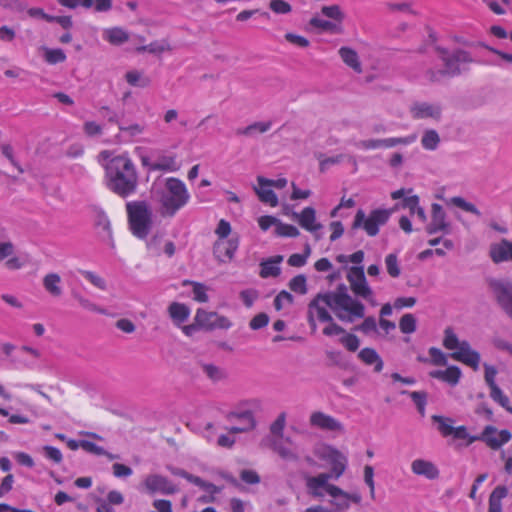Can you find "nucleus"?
<instances>
[{
	"mask_svg": "<svg viewBox=\"0 0 512 512\" xmlns=\"http://www.w3.org/2000/svg\"><path fill=\"white\" fill-rule=\"evenodd\" d=\"M106 186L120 196L128 198L138 187V174L132 160L126 155H119L110 159L105 165Z\"/></svg>",
	"mask_w": 512,
	"mask_h": 512,
	"instance_id": "nucleus-1",
	"label": "nucleus"
},
{
	"mask_svg": "<svg viewBox=\"0 0 512 512\" xmlns=\"http://www.w3.org/2000/svg\"><path fill=\"white\" fill-rule=\"evenodd\" d=\"M165 188L166 190L162 192L160 197L162 214L173 217L179 209L188 203L190 195L184 182L178 178H168L165 182Z\"/></svg>",
	"mask_w": 512,
	"mask_h": 512,
	"instance_id": "nucleus-2",
	"label": "nucleus"
},
{
	"mask_svg": "<svg viewBox=\"0 0 512 512\" xmlns=\"http://www.w3.org/2000/svg\"><path fill=\"white\" fill-rule=\"evenodd\" d=\"M129 228L133 235L145 239L152 228V211L146 201L126 203Z\"/></svg>",
	"mask_w": 512,
	"mask_h": 512,
	"instance_id": "nucleus-3",
	"label": "nucleus"
},
{
	"mask_svg": "<svg viewBox=\"0 0 512 512\" xmlns=\"http://www.w3.org/2000/svg\"><path fill=\"white\" fill-rule=\"evenodd\" d=\"M392 211L393 210L374 209L370 212L369 216H366L364 210L359 209L354 216L350 231L362 228L367 235L374 237L379 233L380 226L388 222Z\"/></svg>",
	"mask_w": 512,
	"mask_h": 512,
	"instance_id": "nucleus-4",
	"label": "nucleus"
},
{
	"mask_svg": "<svg viewBox=\"0 0 512 512\" xmlns=\"http://www.w3.org/2000/svg\"><path fill=\"white\" fill-rule=\"evenodd\" d=\"M496 302L512 320V283L491 278L488 280Z\"/></svg>",
	"mask_w": 512,
	"mask_h": 512,
	"instance_id": "nucleus-5",
	"label": "nucleus"
},
{
	"mask_svg": "<svg viewBox=\"0 0 512 512\" xmlns=\"http://www.w3.org/2000/svg\"><path fill=\"white\" fill-rule=\"evenodd\" d=\"M330 478H332V474H319L315 477H308L307 487L310 489L311 495L314 497H322L323 494L318 489L324 488L326 492L335 499L338 497L344 498L345 496H349L348 492H345L336 485L329 484L328 480Z\"/></svg>",
	"mask_w": 512,
	"mask_h": 512,
	"instance_id": "nucleus-6",
	"label": "nucleus"
},
{
	"mask_svg": "<svg viewBox=\"0 0 512 512\" xmlns=\"http://www.w3.org/2000/svg\"><path fill=\"white\" fill-rule=\"evenodd\" d=\"M195 321L199 322L201 329L205 331L228 329L232 325L227 317L221 316L217 312H207L202 308L197 310Z\"/></svg>",
	"mask_w": 512,
	"mask_h": 512,
	"instance_id": "nucleus-7",
	"label": "nucleus"
},
{
	"mask_svg": "<svg viewBox=\"0 0 512 512\" xmlns=\"http://www.w3.org/2000/svg\"><path fill=\"white\" fill-rule=\"evenodd\" d=\"M318 299H321L334 313L345 307L347 302L352 301V296L348 293V288L344 283L339 284L335 291L318 293Z\"/></svg>",
	"mask_w": 512,
	"mask_h": 512,
	"instance_id": "nucleus-8",
	"label": "nucleus"
},
{
	"mask_svg": "<svg viewBox=\"0 0 512 512\" xmlns=\"http://www.w3.org/2000/svg\"><path fill=\"white\" fill-rule=\"evenodd\" d=\"M497 429L494 426H486L480 435H474L470 437V442L482 441L486 443L488 447L493 450H498L503 444L509 442L512 438V434L509 430L503 429L499 432V439L491 436L496 433Z\"/></svg>",
	"mask_w": 512,
	"mask_h": 512,
	"instance_id": "nucleus-9",
	"label": "nucleus"
},
{
	"mask_svg": "<svg viewBox=\"0 0 512 512\" xmlns=\"http://www.w3.org/2000/svg\"><path fill=\"white\" fill-rule=\"evenodd\" d=\"M425 230L429 235L438 232L450 233L451 225L446 221V212L440 204L433 203L431 205V222L426 226Z\"/></svg>",
	"mask_w": 512,
	"mask_h": 512,
	"instance_id": "nucleus-10",
	"label": "nucleus"
},
{
	"mask_svg": "<svg viewBox=\"0 0 512 512\" xmlns=\"http://www.w3.org/2000/svg\"><path fill=\"white\" fill-rule=\"evenodd\" d=\"M144 485L150 494L159 492L170 495L177 492V487L167 477L160 474L148 475L144 480Z\"/></svg>",
	"mask_w": 512,
	"mask_h": 512,
	"instance_id": "nucleus-11",
	"label": "nucleus"
},
{
	"mask_svg": "<svg viewBox=\"0 0 512 512\" xmlns=\"http://www.w3.org/2000/svg\"><path fill=\"white\" fill-rule=\"evenodd\" d=\"M238 245V237H232L228 240H216L213 245V255L221 263L231 261L238 249Z\"/></svg>",
	"mask_w": 512,
	"mask_h": 512,
	"instance_id": "nucleus-12",
	"label": "nucleus"
},
{
	"mask_svg": "<svg viewBox=\"0 0 512 512\" xmlns=\"http://www.w3.org/2000/svg\"><path fill=\"white\" fill-rule=\"evenodd\" d=\"M450 356L454 360L470 366L475 371L479 368L480 354L471 349L469 342L466 340L461 341L460 350L454 351Z\"/></svg>",
	"mask_w": 512,
	"mask_h": 512,
	"instance_id": "nucleus-13",
	"label": "nucleus"
},
{
	"mask_svg": "<svg viewBox=\"0 0 512 512\" xmlns=\"http://www.w3.org/2000/svg\"><path fill=\"white\" fill-rule=\"evenodd\" d=\"M310 424L325 431L344 432V426L341 422L321 411H316L311 414Z\"/></svg>",
	"mask_w": 512,
	"mask_h": 512,
	"instance_id": "nucleus-14",
	"label": "nucleus"
},
{
	"mask_svg": "<svg viewBox=\"0 0 512 512\" xmlns=\"http://www.w3.org/2000/svg\"><path fill=\"white\" fill-rule=\"evenodd\" d=\"M344 306L345 307L340 308V310L335 313L340 321L352 323L354 318L365 317V306L361 301L352 297V301L347 302Z\"/></svg>",
	"mask_w": 512,
	"mask_h": 512,
	"instance_id": "nucleus-15",
	"label": "nucleus"
},
{
	"mask_svg": "<svg viewBox=\"0 0 512 512\" xmlns=\"http://www.w3.org/2000/svg\"><path fill=\"white\" fill-rule=\"evenodd\" d=\"M411 113L415 119L433 118L439 120L441 118L442 108L440 105L416 102L411 107Z\"/></svg>",
	"mask_w": 512,
	"mask_h": 512,
	"instance_id": "nucleus-16",
	"label": "nucleus"
},
{
	"mask_svg": "<svg viewBox=\"0 0 512 512\" xmlns=\"http://www.w3.org/2000/svg\"><path fill=\"white\" fill-rule=\"evenodd\" d=\"M489 255L494 263L512 261V242L502 239L499 243L492 244Z\"/></svg>",
	"mask_w": 512,
	"mask_h": 512,
	"instance_id": "nucleus-17",
	"label": "nucleus"
},
{
	"mask_svg": "<svg viewBox=\"0 0 512 512\" xmlns=\"http://www.w3.org/2000/svg\"><path fill=\"white\" fill-rule=\"evenodd\" d=\"M411 470L414 474L424 476L429 480H435L440 475L437 466L433 462L424 459L414 460L411 463Z\"/></svg>",
	"mask_w": 512,
	"mask_h": 512,
	"instance_id": "nucleus-18",
	"label": "nucleus"
},
{
	"mask_svg": "<svg viewBox=\"0 0 512 512\" xmlns=\"http://www.w3.org/2000/svg\"><path fill=\"white\" fill-rule=\"evenodd\" d=\"M292 216L297 219L300 226L307 231L314 232L322 228V224L315 223L316 210L313 207H305L300 214L293 212Z\"/></svg>",
	"mask_w": 512,
	"mask_h": 512,
	"instance_id": "nucleus-19",
	"label": "nucleus"
},
{
	"mask_svg": "<svg viewBox=\"0 0 512 512\" xmlns=\"http://www.w3.org/2000/svg\"><path fill=\"white\" fill-rule=\"evenodd\" d=\"M232 418H237L239 420H246L247 424L242 426H232L229 428V432L233 434L244 433L250 430H253L256 427V420L254 418L253 412L250 410H246L243 412H229L227 414V419L230 420Z\"/></svg>",
	"mask_w": 512,
	"mask_h": 512,
	"instance_id": "nucleus-20",
	"label": "nucleus"
},
{
	"mask_svg": "<svg viewBox=\"0 0 512 512\" xmlns=\"http://www.w3.org/2000/svg\"><path fill=\"white\" fill-rule=\"evenodd\" d=\"M411 142L409 137L369 139L360 141L359 145L364 149H376L380 147L390 148L398 144L407 145Z\"/></svg>",
	"mask_w": 512,
	"mask_h": 512,
	"instance_id": "nucleus-21",
	"label": "nucleus"
},
{
	"mask_svg": "<svg viewBox=\"0 0 512 512\" xmlns=\"http://www.w3.org/2000/svg\"><path fill=\"white\" fill-rule=\"evenodd\" d=\"M429 376L444 382L451 386H456L462 376L461 369L456 365L449 366L446 370H433Z\"/></svg>",
	"mask_w": 512,
	"mask_h": 512,
	"instance_id": "nucleus-22",
	"label": "nucleus"
},
{
	"mask_svg": "<svg viewBox=\"0 0 512 512\" xmlns=\"http://www.w3.org/2000/svg\"><path fill=\"white\" fill-rule=\"evenodd\" d=\"M283 261L282 255H276L273 257H270L267 260H264L260 263V273L259 275L262 278H268V277H278L281 273V269L277 264H280Z\"/></svg>",
	"mask_w": 512,
	"mask_h": 512,
	"instance_id": "nucleus-23",
	"label": "nucleus"
},
{
	"mask_svg": "<svg viewBox=\"0 0 512 512\" xmlns=\"http://www.w3.org/2000/svg\"><path fill=\"white\" fill-rule=\"evenodd\" d=\"M358 358L366 365H374V372L376 373L381 372L383 369V360L374 348H363L358 353Z\"/></svg>",
	"mask_w": 512,
	"mask_h": 512,
	"instance_id": "nucleus-24",
	"label": "nucleus"
},
{
	"mask_svg": "<svg viewBox=\"0 0 512 512\" xmlns=\"http://www.w3.org/2000/svg\"><path fill=\"white\" fill-rule=\"evenodd\" d=\"M168 313L174 324L180 326L189 318L190 309L183 303L172 302L168 307Z\"/></svg>",
	"mask_w": 512,
	"mask_h": 512,
	"instance_id": "nucleus-25",
	"label": "nucleus"
},
{
	"mask_svg": "<svg viewBox=\"0 0 512 512\" xmlns=\"http://www.w3.org/2000/svg\"><path fill=\"white\" fill-rule=\"evenodd\" d=\"M339 55L343 62L352 68L355 72L361 73L362 72V66L361 62L359 60V56L357 52L350 48V47H341L339 49Z\"/></svg>",
	"mask_w": 512,
	"mask_h": 512,
	"instance_id": "nucleus-26",
	"label": "nucleus"
},
{
	"mask_svg": "<svg viewBox=\"0 0 512 512\" xmlns=\"http://www.w3.org/2000/svg\"><path fill=\"white\" fill-rule=\"evenodd\" d=\"M61 277L57 273H48L43 278V287L52 297H60L62 288L60 286Z\"/></svg>",
	"mask_w": 512,
	"mask_h": 512,
	"instance_id": "nucleus-27",
	"label": "nucleus"
},
{
	"mask_svg": "<svg viewBox=\"0 0 512 512\" xmlns=\"http://www.w3.org/2000/svg\"><path fill=\"white\" fill-rule=\"evenodd\" d=\"M508 495L506 486L499 485L494 488L489 496V512H502L501 500Z\"/></svg>",
	"mask_w": 512,
	"mask_h": 512,
	"instance_id": "nucleus-28",
	"label": "nucleus"
},
{
	"mask_svg": "<svg viewBox=\"0 0 512 512\" xmlns=\"http://www.w3.org/2000/svg\"><path fill=\"white\" fill-rule=\"evenodd\" d=\"M272 122H254L244 128H238L236 135L253 137L256 133H265L271 128Z\"/></svg>",
	"mask_w": 512,
	"mask_h": 512,
	"instance_id": "nucleus-29",
	"label": "nucleus"
},
{
	"mask_svg": "<svg viewBox=\"0 0 512 512\" xmlns=\"http://www.w3.org/2000/svg\"><path fill=\"white\" fill-rule=\"evenodd\" d=\"M105 39L112 45H121L129 40V34L121 27H113L104 31Z\"/></svg>",
	"mask_w": 512,
	"mask_h": 512,
	"instance_id": "nucleus-30",
	"label": "nucleus"
},
{
	"mask_svg": "<svg viewBox=\"0 0 512 512\" xmlns=\"http://www.w3.org/2000/svg\"><path fill=\"white\" fill-rule=\"evenodd\" d=\"M314 454L320 460L330 463L335 461L336 457L341 458V455L343 453L332 445L324 444L320 447L315 448Z\"/></svg>",
	"mask_w": 512,
	"mask_h": 512,
	"instance_id": "nucleus-31",
	"label": "nucleus"
},
{
	"mask_svg": "<svg viewBox=\"0 0 512 512\" xmlns=\"http://www.w3.org/2000/svg\"><path fill=\"white\" fill-rule=\"evenodd\" d=\"M314 454L320 460L330 463L335 461L336 457L341 458V455L343 453L332 445L324 444L320 447L315 448Z\"/></svg>",
	"mask_w": 512,
	"mask_h": 512,
	"instance_id": "nucleus-32",
	"label": "nucleus"
},
{
	"mask_svg": "<svg viewBox=\"0 0 512 512\" xmlns=\"http://www.w3.org/2000/svg\"><path fill=\"white\" fill-rule=\"evenodd\" d=\"M125 79L127 83L133 87L146 88L151 84V79L138 70L128 71L125 74Z\"/></svg>",
	"mask_w": 512,
	"mask_h": 512,
	"instance_id": "nucleus-33",
	"label": "nucleus"
},
{
	"mask_svg": "<svg viewBox=\"0 0 512 512\" xmlns=\"http://www.w3.org/2000/svg\"><path fill=\"white\" fill-rule=\"evenodd\" d=\"M328 359L327 366H336L340 369L347 370L350 367V363L345 359V356L341 351L328 350L325 352Z\"/></svg>",
	"mask_w": 512,
	"mask_h": 512,
	"instance_id": "nucleus-34",
	"label": "nucleus"
},
{
	"mask_svg": "<svg viewBox=\"0 0 512 512\" xmlns=\"http://www.w3.org/2000/svg\"><path fill=\"white\" fill-rule=\"evenodd\" d=\"M179 166L176 163V156H166L163 155L159 157V162L153 163L151 165V170L153 171H177Z\"/></svg>",
	"mask_w": 512,
	"mask_h": 512,
	"instance_id": "nucleus-35",
	"label": "nucleus"
},
{
	"mask_svg": "<svg viewBox=\"0 0 512 512\" xmlns=\"http://www.w3.org/2000/svg\"><path fill=\"white\" fill-rule=\"evenodd\" d=\"M171 46L167 40L154 41L148 45H142L136 48L137 53L149 52L151 54H161L165 51H170Z\"/></svg>",
	"mask_w": 512,
	"mask_h": 512,
	"instance_id": "nucleus-36",
	"label": "nucleus"
},
{
	"mask_svg": "<svg viewBox=\"0 0 512 512\" xmlns=\"http://www.w3.org/2000/svg\"><path fill=\"white\" fill-rule=\"evenodd\" d=\"M309 25L314 28H319L322 31H329V32L336 33V34H340L343 31L340 24H336V23L328 21V20L320 19L317 16L312 17L310 19Z\"/></svg>",
	"mask_w": 512,
	"mask_h": 512,
	"instance_id": "nucleus-37",
	"label": "nucleus"
},
{
	"mask_svg": "<svg viewBox=\"0 0 512 512\" xmlns=\"http://www.w3.org/2000/svg\"><path fill=\"white\" fill-rule=\"evenodd\" d=\"M271 448L274 452H276L282 459L284 460H298V455L293 452L291 449L285 447L283 445L282 440L274 439L271 442Z\"/></svg>",
	"mask_w": 512,
	"mask_h": 512,
	"instance_id": "nucleus-38",
	"label": "nucleus"
},
{
	"mask_svg": "<svg viewBox=\"0 0 512 512\" xmlns=\"http://www.w3.org/2000/svg\"><path fill=\"white\" fill-rule=\"evenodd\" d=\"M401 394L409 395L410 398L412 399V401L414 402V404L416 405L418 412L421 415H424V413H425V406L427 404V397H428L427 392H425V391L409 392L407 390H403L401 392Z\"/></svg>",
	"mask_w": 512,
	"mask_h": 512,
	"instance_id": "nucleus-39",
	"label": "nucleus"
},
{
	"mask_svg": "<svg viewBox=\"0 0 512 512\" xmlns=\"http://www.w3.org/2000/svg\"><path fill=\"white\" fill-rule=\"evenodd\" d=\"M93 212L95 217V226L98 228L101 227L107 232L108 238H111V224L104 210L100 207L94 206Z\"/></svg>",
	"mask_w": 512,
	"mask_h": 512,
	"instance_id": "nucleus-40",
	"label": "nucleus"
},
{
	"mask_svg": "<svg viewBox=\"0 0 512 512\" xmlns=\"http://www.w3.org/2000/svg\"><path fill=\"white\" fill-rule=\"evenodd\" d=\"M441 60L444 64V69H442L447 75V77H455L459 76L462 73L461 68L458 65V62L453 59V53H451L449 56H441Z\"/></svg>",
	"mask_w": 512,
	"mask_h": 512,
	"instance_id": "nucleus-41",
	"label": "nucleus"
},
{
	"mask_svg": "<svg viewBox=\"0 0 512 512\" xmlns=\"http://www.w3.org/2000/svg\"><path fill=\"white\" fill-rule=\"evenodd\" d=\"M44 51V60L49 64H58L66 60V54L60 48L51 49L48 47L42 48Z\"/></svg>",
	"mask_w": 512,
	"mask_h": 512,
	"instance_id": "nucleus-42",
	"label": "nucleus"
},
{
	"mask_svg": "<svg viewBox=\"0 0 512 512\" xmlns=\"http://www.w3.org/2000/svg\"><path fill=\"white\" fill-rule=\"evenodd\" d=\"M255 193L258 195L259 199L263 203H267L272 207H276L278 205V197L272 189H265L264 187H254Z\"/></svg>",
	"mask_w": 512,
	"mask_h": 512,
	"instance_id": "nucleus-43",
	"label": "nucleus"
},
{
	"mask_svg": "<svg viewBox=\"0 0 512 512\" xmlns=\"http://www.w3.org/2000/svg\"><path fill=\"white\" fill-rule=\"evenodd\" d=\"M440 143V137L436 130L430 129L424 132L421 144L427 150H435Z\"/></svg>",
	"mask_w": 512,
	"mask_h": 512,
	"instance_id": "nucleus-44",
	"label": "nucleus"
},
{
	"mask_svg": "<svg viewBox=\"0 0 512 512\" xmlns=\"http://www.w3.org/2000/svg\"><path fill=\"white\" fill-rule=\"evenodd\" d=\"M350 288L353 291V293L358 297H361L368 301L372 300L373 298V291L367 284V280L364 281L363 283H356L352 281V284H350Z\"/></svg>",
	"mask_w": 512,
	"mask_h": 512,
	"instance_id": "nucleus-45",
	"label": "nucleus"
},
{
	"mask_svg": "<svg viewBox=\"0 0 512 512\" xmlns=\"http://www.w3.org/2000/svg\"><path fill=\"white\" fill-rule=\"evenodd\" d=\"M432 420L433 422L438 423V430L443 436L446 437L452 435L454 427L451 423H453V419L440 415H433Z\"/></svg>",
	"mask_w": 512,
	"mask_h": 512,
	"instance_id": "nucleus-46",
	"label": "nucleus"
},
{
	"mask_svg": "<svg viewBox=\"0 0 512 512\" xmlns=\"http://www.w3.org/2000/svg\"><path fill=\"white\" fill-rule=\"evenodd\" d=\"M399 328L404 334H411L416 331L417 320L413 314H405L399 321Z\"/></svg>",
	"mask_w": 512,
	"mask_h": 512,
	"instance_id": "nucleus-47",
	"label": "nucleus"
},
{
	"mask_svg": "<svg viewBox=\"0 0 512 512\" xmlns=\"http://www.w3.org/2000/svg\"><path fill=\"white\" fill-rule=\"evenodd\" d=\"M330 464L331 472L329 474H332V478L338 479L344 474L347 468L348 459L344 454H342L341 458L336 457L335 461L330 462Z\"/></svg>",
	"mask_w": 512,
	"mask_h": 512,
	"instance_id": "nucleus-48",
	"label": "nucleus"
},
{
	"mask_svg": "<svg viewBox=\"0 0 512 512\" xmlns=\"http://www.w3.org/2000/svg\"><path fill=\"white\" fill-rule=\"evenodd\" d=\"M288 285H289V288L293 292L301 294V295L306 294L307 291H308V289H307V279H306V276L304 274H299V275L293 277L289 281Z\"/></svg>",
	"mask_w": 512,
	"mask_h": 512,
	"instance_id": "nucleus-49",
	"label": "nucleus"
},
{
	"mask_svg": "<svg viewBox=\"0 0 512 512\" xmlns=\"http://www.w3.org/2000/svg\"><path fill=\"white\" fill-rule=\"evenodd\" d=\"M450 201L456 207H458L466 212L472 213L477 217L482 216L479 209L473 203L467 202L463 197L455 196V197H452Z\"/></svg>",
	"mask_w": 512,
	"mask_h": 512,
	"instance_id": "nucleus-50",
	"label": "nucleus"
},
{
	"mask_svg": "<svg viewBox=\"0 0 512 512\" xmlns=\"http://www.w3.org/2000/svg\"><path fill=\"white\" fill-rule=\"evenodd\" d=\"M322 301L321 299H318V294L315 296L313 300L310 301L308 305V309L312 311V309H316L318 314V319L321 322H332L333 317L330 315V313L324 308L319 305V302Z\"/></svg>",
	"mask_w": 512,
	"mask_h": 512,
	"instance_id": "nucleus-51",
	"label": "nucleus"
},
{
	"mask_svg": "<svg viewBox=\"0 0 512 512\" xmlns=\"http://www.w3.org/2000/svg\"><path fill=\"white\" fill-rule=\"evenodd\" d=\"M342 344L349 352H356L360 346V339L353 333L345 332L339 339Z\"/></svg>",
	"mask_w": 512,
	"mask_h": 512,
	"instance_id": "nucleus-52",
	"label": "nucleus"
},
{
	"mask_svg": "<svg viewBox=\"0 0 512 512\" xmlns=\"http://www.w3.org/2000/svg\"><path fill=\"white\" fill-rule=\"evenodd\" d=\"M443 346L449 350H460L461 342L451 327H447L444 331Z\"/></svg>",
	"mask_w": 512,
	"mask_h": 512,
	"instance_id": "nucleus-53",
	"label": "nucleus"
},
{
	"mask_svg": "<svg viewBox=\"0 0 512 512\" xmlns=\"http://www.w3.org/2000/svg\"><path fill=\"white\" fill-rule=\"evenodd\" d=\"M201 367L203 369V372L207 375V377L213 381H219L226 377L225 371L214 364L205 363L202 364Z\"/></svg>",
	"mask_w": 512,
	"mask_h": 512,
	"instance_id": "nucleus-54",
	"label": "nucleus"
},
{
	"mask_svg": "<svg viewBox=\"0 0 512 512\" xmlns=\"http://www.w3.org/2000/svg\"><path fill=\"white\" fill-rule=\"evenodd\" d=\"M321 13L326 16L327 18H330V19H333L337 22H339V24L344 20L345 18V15L344 13L342 12L341 8L339 5L335 4V5H331V6H323L321 8Z\"/></svg>",
	"mask_w": 512,
	"mask_h": 512,
	"instance_id": "nucleus-55",
	"label": "nucleus"
},
{
	"mask_svg": "<svg viewBox=\"0 0 512 512\" xmlns=\"http://www.w3.org/2000/svg\"><path fill=\"white\" fill-rule=\"evenodd\" d=\"M353 330L360 331L365 335H369L372 332H378L377 323L373 316L366 317L361 324L354 326Z\"/></svg>",
	"mask_w": 512,
	"mask_h": 512,
	"instance_id": "nucleus-56",
	"label": "nucleus"
},
{
	"mask_svg": "<svg viewBox=\"0 0 512 512\" xmlns=\"http://www.w3.org/2000/svg\"><path fill=\"white\" fill-rule=\"evenodd\" d=\"M275 234L280 237H297L300 232L297 227L291 224L282 223L279 220L277 227L275 228Z\"/></svg>",
	"mask_w": 512,
	"mask_h": 512,
	"instance_id": "nucleus-57",
	"label": "nucleus"
},
{
	"mask_svg": "<svg viewBox=\"0 0 512 512\" xmlns=\"http://www.w3.org/2000/svg\"><path fill=\"white\" fill-rule=\"evenodd\" d=\"M385 264L387 272L391 277L397 278L400 276L401 270L398 265V259L396 254H388L385 258Z\"/></svg>",
	"mask_w": 512,
	"mask_h": 512,
	"instance_id": "nucleus-58",
	"label": "nucleus"
},
{
	"mask_svg": "<svg viewBox=\"0 0 512 512\" xmlns=\"http://www.w3.org/2000/svg\"><path fill=\"white\" fill-rule=\"evenodd\" d=\"M0 6L15 13H21L28 7L27 3L22 0H0Z\"/></svg>",
	"mask_w": 512,
	"mask_h": 512,
	"instance_id": "nucleus-59",
	"label": "nucleus"
},
{
	"mask_svg": "<svg viewBox=\"0 0 512 512\" xmlns=\"http://www.w3.org/2000/svg\"><path fill=\"white\" fill-rule=\"evenodd\" d=\"M72 296L74 299H76L79 304L89 311L97 312L100 314H104L105 310L102 308H99L96 304L92 303L89 299L84 298L80 293L77 291H72Z\"/></svg>",
	"mask_w": 512,
	"mask_h": 512,
	"instance_id": "nucleus-60",
	"label": "nucleus"
},
{
	"mask_svg": "<svg viewBox=\"0 0 512 512\" xmlns=\"http://www.w3.org/2000/svg\"><path fill=\"white\" fill-rule=\"evenodd\" d=\"M118 128L121 132L127 133L130 137H135L143 133L145 125L139 123L126 125L124 122H120L118 123Z\"/></svg>",
	"mask_w": 512,
	"mask_h": 512,
	"instance_id": "nucleus-61",
	"label": "nucleus"
},
{
	"mask_svg": "<svg viewBox=\"0 0 512 512\" xmlns=\"http://www.w3.org/2000/svg\"><path fill=\"white\" fill-rule=\"evenodd\" d=\"M347 280L350 284H352V281L356 283L364 282L366 281V276L364 273V267L363 266H352L350 268V271L347 275Z\"/></svg>",
	"mask_w": 512,
	"mask_h": 512,
	"instance_id": "nucleus-62",
	"label": "nucleus"
},
{
	"mask_svg": "<svg viewBox=\"0 0 512 512\" xmlns=\"http://www.w3.org/2000/svg\"><path fill=\"white\" fill-rule=\"evenodd\" d=\"M269 8L276 14H288L292 11L291 5L284 0H272Z\"/></svg>",
	"mask_w": 512,
	"mask_h": 512,
	"instance_id": "nucleus-63",
	"label": "nucleus"
},
{
	"mask_svg": "<svg viewBox=\"0 0 512 512\" xmlns=\"http://www.w3.org/2000/svg\"><path fill=\"white\" fill-rule=\"evenodd\" d=\"M268 314L261 312L255 315L249 322V327L252 330H258L268 325L269 323Z\"/></svg>",
	"mask_w": 512,
	"mask_h": 512,
	"instance_id": "nucleus-64",
	"label": "nucleus"
}]
</instances>
